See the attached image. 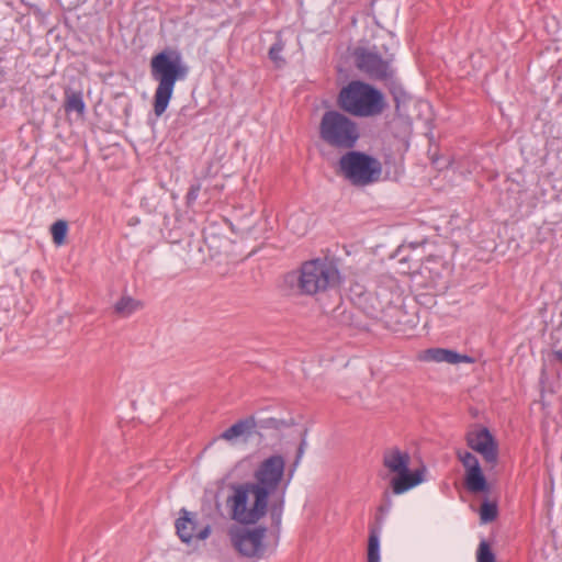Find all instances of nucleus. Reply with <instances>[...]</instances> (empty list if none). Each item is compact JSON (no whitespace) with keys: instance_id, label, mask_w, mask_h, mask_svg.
Returning a JSON list of instances; mask_svg holds the SVG:
<instances>
[{"instance_id":"nucleus-1","label":"nucleus","mask_w":562,"mask_h":562,"mask_svg":"<svg viewBox=\"0 0 562 562\" xmlns=\"http://www.w3.org/2000/svg\"><path fill=\"white\" fill-rule=\"evenodd\" d=\"M285 460L281 454H272L262 460L254 471V482L233 483L226 504L233 520L248 526L256 525L268 512L269 497L282 482Z\"/></svg>"},{"instance_id":"nucleus-2","label":"nucleus","mask_w":562,"mask_h":562,"mask_svg":"<svg viewBox=\"0 0 562 562\" xmlns=\"http://www.w3.org/2000/svg\"><path fill=\"white\" fill-rule=\"evenodd\" d=\"M149 68L151 78L157 82L154 113L161 116L172 98L176 82L187 77L188 67L178 49L167 47L151 57Z\"/></svg>"},{"instance_id":"nucleus-3","label":"nucleus","mask_w":562,"mask_h":562,"mask_svg":"<svg viewBox=\"0 0 562 562\" xmlns=\"http://www.w3.org/2000/svg\"><path fill=\"white\" fill-rule=\"evenodd\" d=\"M339 271L327 260L305 261L297 270L286 272L281 288L289 295H315L338 285Z\"/></svg>"},{"instance_id":"nucleus-4","label":"nucleus","mask_w":562,"mask_h":562,"mask_svg":"<svg viewBox=\"0 0 562 562\" xmlns=\"http://www.w3.org/2000/svg\"><path fill=\"white\" fill-rule=\"evenodd\" d=\"M282 494H284V491ZM283 506L284 497L281 495L280 499L273 502L269 509L271 526L277 531L276 540L273 542H269L267 540L268 528L265 526H257L254 528L240 527L236 530H231L229 538L232 544L241 557L258 561L268 558L276 551L282 521Z\"/></svg>"},{"instance_id":"nucleus-5","label":"nucleus","mask_w":562,"mask_h":562,"mask_svg":"<svg viewBox=\"0 0 562 562\" xmlns=\"http://www.w3.org/2000/svg\"><path fill=\"white\" fill-rule=\"evenodd\" d=\"M337 104L340 110L356 117L378 116L387 108L383 92L361 80H352L342 87Z\"/></svg>"},{"instance_id":"nucleus-6","label":"nucleus","mask_w":562,"mask_h":562,"mask_svg":"<svg viewBox=\"0 0 562 562\" xmlns=\"http://www.w3.org/2000/svg\"><path fill=\"white\" fill-rule=\"evenodd\" d=\"M318 135L326 145L340 150L352 149L360 137L357 123L337 110L324 112Z\"/></svg>"},{"instance_id":"nucleus-7","label":"nucleus","mask_w":562,"mask_h":562,"mask_svg":"<svg viewBox=\"0 0 562 562\" xmlns=\"http://www.w3.org/2000/svg\"><path fill=\"white\" fill-rule=\"evenodd\" d=\"M338 173L355 187H366L379 181L382 165L364 151L348 149L338 160Z\"/></svg>"},{"instance_id":"nucleus-8","label":"nucleus","mask_w":562,"mask_h":562,"mask_svg":"<svg viewBox=\"0 0 562 562\" xmlns=\"http://www.w3.org/2000/svg\"><path fill=\"white\" fill-rule=\"evenodd\" d=\"M355 67L373 81L386 82L394 78V54L381 53L376 46H357L351 53Z\"/></svg>"},{"instance_id":"nucleus-9","label":"nucleus","mask_w":562,"mask_h":562,"mask_svg":"<svg viewBox=\"0 0 562 562\" xmlns=\"http://www.w3.org/2000/svg\"><path fill=\"white\" fill-rule=\"evenodd\" d=\"M409 460V454L401 451L398 448H393L383 454V465L390 472L396 474L391 480V487L394 494H403L423 482V471H411L408 468Z\"/></svg>"},{"instance_id":"nucleus-10","label":"nucleus","mask_w":562,"mask_h":562,"mask_svg":"<svg viewBox=\"0 0 562 562\" xmlns=\"http://www.w3.org/2000/svg\"><path fill=\"white\" fill-rule=\"evenodd\" d=\"M457 458L464 468V486L473 494L488 493L490 484L483 473L479 459L469 451L458 450Z\"/></svg>"},{"instance_id":"nucleus-11","label":"nucleus","mask_w":562,"mask_h":562,"mask_svg":"<svg viewBox=\"0 0 562 562\" xmlns=\"http://www.w3.org/2000/svg\"><path fill=\"white\" fill-rule=\"evenodd\" d=\"M465 441L469 448L483 457L486 464H490L492 468L497 464L498 443L486 427L469 431L465 436Z\"/></svg>"},{"instance_id":"nucleus-12","label":"nucleus","mask_w":562,"mask_h":562,"mask_svg":"<svg viewBox=\"0 0 562 562\" xmlns=\"http://www.w3.org/2000/svg\"><path fill=\"white\" fill-rule=\"evenodd\" d=\"M194 516L195 514L182 508L179 518L175 522L176 532L184 543H190L193 539L205 540L211 533V526L206 524L203 527H199Z\"/></svg>"},{"instance_id":"nucleus-13","label":"nucleus","mask_w":562,"mask_h":562,"mask_svg":"<svg viewBox=\"0 0 562 562\" xmlns=\"http://www.w3.org/2000/svg\"><path fill=\"white\" fill-rule=\"evenodd\" d=\"M252 435H258L260 438L263 437V432L257 431V419L251 415L237 420L235 424L224 430L220 435V438L225 441H233L239 437H243L244 440H247Z\"/></svg>"},{"instance_id":"nucleus-14","label":"nucleus","mask_w":562,"mask_h":562,"mask_svg":"<svg viewBox=\"0 0 562 562\" xmlns=\"http://www.w3.org/2000/svg\"><path fill=\"white\" fill-rule=\"evenodd\" d=\"M419 360L425 362H447L451 364L457 363H473L474 359L468 355H461L451 349L445 348H429L423 351Z\"/></svg>"},{"instance_id":"nucleus-15","label":"nucleus","mask_w":562,"mask_h":562,"mask_svg":"<svg viewBox=\"0 0 562 562\" xmlns=\"http://www.w3.org/2000/svg\"><path fill=\"white\" fill-rule=\"evenodd\" d=\"M142 307L143 303L140 301L128 295H124L115 303L114 312L122 317H128Z\"/></svg>"},{"instance_id":"nucleus-16","label":"nucleus","mask_w":562,"mask_h":562,"mask_svg":"<svg viewBox=\"0 0 562 562\" xmlns=\"http://www.w3.org/2000/svg\"><path fill=\"white\" fill-rule=\"evenodd\" d=\"M380 528L371 527L368 539L367 562H380Z\"/></svg>"},{"instance_id":"nucleus-17","label":"nucleus","mask_w":562,"mask_h":562,"mask_svg":"<svg viewBox=\"0 0 562 562\" xmlns=\"http://www.w3.org/2000/svg\"><path fill=\"white\" fill-rule=\"evenodd\" d=\"M64 108L67 113L77 112L78 114H82L86 105L81 92L66 91Z\"/></svg>"},{"instance_id":"nucleus-18","label":"nucleus","mask_w":562,"mask_h":562,"mask_svg":"<svg viewBox=\"0 0 562 562\" xmlns=\"http://www.w3.org/2000/svg\"><path fill=\"white\" fill-rule=\"evenodd\" d=\"M285 47V43L280 33H278L276 42L271 45L268 56L269 59L274 64L277 68H281L285 65V59L281 56Z\"/></svg>"},{"instance_id":"nucleus-19","label":"nucleus","mask_w":562,"mask_h":562,"mask_svg":"<svg viewBox=\"0 0 562 562\" xmlns=\"http://www.w3.org/2000/svg\"><path fill=\"white\" fill-rule=\"evenodd\" d=\"M291 426V423L274 417H267L257 420V431L273 430L281 431Z\"/></svg>"},{"instance_id":"nucleus-20","label":"nucleus","mask_w":562,"mask_h":562,"mask_svg":"<svg viewBox=\"0 0 562 562\" xmlns=\"http://www.w3.org/2000/svg\"><path fill=\"white\" fill-rule=\"evenodd\" d=\"M498 516V507L495 502L484 499L480 507V520L482 524L494 521Z\"/></svg>"},{"instance_id":"nucleus-21","label":"nucleus","mask_w":562,"mask_h":562,"mask_svg":"<svg viewBox=\"0 0 562 562\" xmlns=\"http://www.w3.org/2000/svg\"><path fill=\"white\" fill-rule=\"evenodd\" d=\"M68 233V223L64 220H58L50 226V234L55 245L60 246L65 244Z\"/></svg>"},{"instance_id":"nucleus-22","label":"nucleus","mask_w":562,"mask_h":562,"mask_svg":"<svg viewBox=\"0 0 562 562\" xmlns=\"http://www.w3.org/2000/svg\"><path fill=\"white\" fill-rule=\"evenodd\" d=\"M477 562H496L495 554L491 544L486 540H482L476 551Z\"/></svg>"},{"instance_id":"nucleus-23","label":"nucleus","mask_w":562,"mask_h":562,"mask_svg":"<svg viewBox=\"0 0 562 562\" xmlns=\"http://www.w3.org/2000/svg\"><path fill=\"white\" fill-rule=\"evenodd\" d=\"M200 191H201L200 182H195L190 186V188L187 192V195H186L187 205H191L196 201Z\"/></svg>"},{"instance_id":"nucleus-24","label":"nucleus","mask_w":562,"mask_h":562,"mask_svg":"<svg viewBox=\"0 0 562 562\" xmlns=\"http://www.w3.org/2000/svg\"><path fill=\"white\" fill-rule=\"evenodd\" d=\"M305 447H306V440L305 438H303L297 447V451H296V457H295V460L292 464V469L290 471V475H292V472L295 470V468L297 467V464L300 463L303 454H304V451H305Z\"/></svg>"},{"instance_id":"nucleus-25","label":"nucleus","mask_w":562,"mask_h":562,"mask_svg":"<svg viewBox=\"0 0 562 562\" xmlns=\"http://www.w3.org/2000/svg\"><path fill=\"white\" fill-rule=\"evenodd\" d=\"M553 357L555 360H558L559 362L562 363V350H554L553 351Z\"/></svg>"},{"instance_id":"nucleus-26","label":"nucleus","mask_w":562,"mask_h":562,"mask_svg":"<svg viewBox=\"0 0 562 562\" xmlns=\"http://www.w3.org/2000/svg\"><path fill=\"white\" fill-rule=\"evenodd\" d=\"M390 507H391V501L387 498L386 504L381 505V506L379 507V509H380L381 512H387V510L390 509Z\"/></svg>"},{"instance_id":"nucleus-27","label":"nucleus","mask_w":562,"mask_h":562,"mask_svg":"<svg viewBox=\"0 0 562 562\" xmlns=\"http://www.w3.org/2000/svg\"><path fill=\"white\" fill-rule=\"evenodd\" d=\"M294 221H295V218L292 216V217H290V220H289L288 224H289V225H291V226H293V222H294Z\"/></svg>"}]
</instances>
